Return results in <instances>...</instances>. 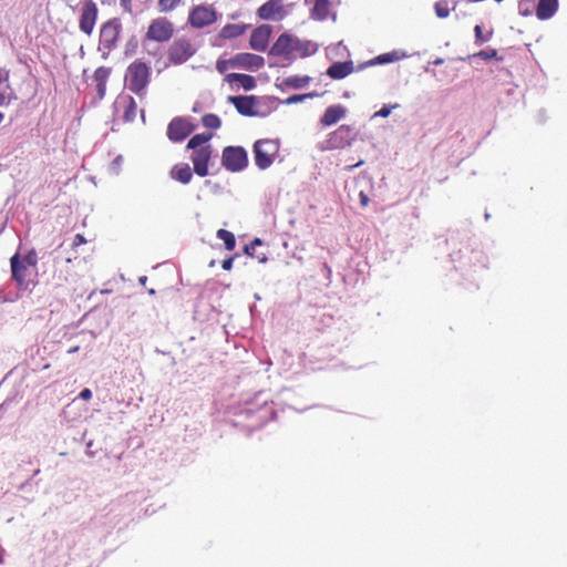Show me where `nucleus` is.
Instances as JSON below:
<instances>
[{"label":"nucleus","instance_id":"c03bdc74","mask_svg":"<svg viewBox=\"0 0 567 567\" xmlns=\"http://www.w3.org/2000/svg\"><path fill=\"white\" fill-rule=\"evenodd\" d=\"M82 400H90L92 398V391L87 388L83 389L79 395Z\"/></svg>","mask_w":567,"mask_h":567},{"label":"nucleus","instance_id":"de8ad7c7","mask_svg":"<svg viewBox=\"0 0 567 567\" xmlns=\"http://www.w3.org/2000/svg\"><path fill=\"white\" fill-rule=\"evenodd\" d=\"M69 277L73 278L74 276H73V274H70V272L68 271V275L64 277V280H65V281H68V280H69Z\"/></svg>","mask_w":567,"mask_h":567},{"label":"nucleus","instance_id":"20e7f679","mask_svg":"<svg viewBox=\"0 0 567 567\" xmlns=\"http://www.w3.org/2000/svg\"><path fill=\"white\" fill-rule=\"evenodd\" d=\"M279 152V143L275 140H258L254 144L255 163L259 169L268 168Z\"/></svg>","mask_w":567,"mask_h":567},{"label":"nucleus","instance_id":"4be33fe9","mask_svg":"<svg viewBox=\"0 0 567 567\" xmlns=\"http://www.w3.org/2000/svg\"><path fill=\"white\" fill-rule=\"evenodd\" d=\"M353 71V64L352 62H334L331 64L328 70L327 74L331 79L341 80L348 76Z\"/></svg>","mask_w":567,"mask_h":567},{"label":"nucleus","instance_id":"79ce46f5","mask_svg":"<svg viewBox=\"0 0 567 567\" xmlns=\"http://www.w3.org/2000/svg\"><path fill=\"white\" fill-rule=\"evenodd\" d=\"M359 199H360V205L362 207H367L369 205V203H370V198H369L368 194L365 192H363V190H361L359 193Z\"/></svg>","mask_w":567,"mask_h":567},{"label":"nucleus","instance_id":"72a5a7b5","mask_svg":"<svg viewBox=\"0 0 567 567\" xmlns=\"http://www.w3.org/2000/svg\"><path fill=\"white\" fill-rule=\"evenodd\" d=\"M476 56L482 58L483 60H491L497 58V51L495 49H487L480 51Z\"/></svg>","mask_w":567,"mask_h":567},{"label":"nucleus","instance_id":"7c9ffc66","mask_svg":"<svg viewBox=\"0 0 567 567\" xmlns=\"http://www.w3.org/2000/svg\"><path fill=\"white\" fill-rule=\"evenodd\" d=\"M435 13L439 18L444 19L447 18L450 14L449 3L447 1H437L434 4Z\"/></svg>","mask_w":567,"mask_h":567},{"label":"nucleus","instance_id":"e433bc0d","mask_svg":"<svg viewBox=\"0 0 567 567\" xmlns=\"http://www.w3.org/2000/svg\"><path fill=\"white\" fill-rule=\"evenodd\" d=\"M260 245H261V240L259 238H255L249 245L245 246L244 250L247 255L252 257L256 246H260Z\"/></svg>","mask_w":567,"mask_h":567},{"label":"nucleus","instance_id":"39448f33","mask_svg":"<svg viewBox=\"0 0 567 567\" xmlns=\"http://www.w3.org/2000/svg\"><path fill=\"white\" fill-rule=\"evenodd\" d=\"M175 32L174 23L166 17H157L151 20L145 37L154 42H168Z\"/></svg>","mask_w":567,"mask_h":567},{"label":"nucleus","instance_id":"603ef678","mask_svg":"<svg viewBox=\"0 0 567 567\" xmlns=\"http://www.w3.org/2000/svg\"><path fill=\"white\" fill-rule=\"evenodd\" d=\"M496 2H502L503 0H495Z\"/></svg>","mask_w":567,"mask_h":567},{"label":"nucleus","instance_id":"8fccbe9b","mask_svg":"<svg viewBox=\"0 0 567 567\" xmlns=\"http://www.w3.org/2000/svg\"><path fill=\"white\" fill-rule=\"evenodd\" d=\"M210 267L215 266V260H212L209 264Z\"/></svg>","mask_w":567,"mask_h":567},{"label":"nucleus","instance_id":"dca6fc26","mask_svg":"<svg viewBox=\"0 0 567 567\" xmlns=\"http://www.w3.org/2000/svg\"><path fill=\"white\" fill-rule=\"evenodd\" d=\"M265 60L261 55L254 53H238L233 56V66L255 71L264 66Z\"/></svg>","mask_w":567,"mask_h":567},{"label":"nucleus","instance_id":"f03ea898","mask_svg":"<svg viewBox=\"0 0 567 567\" xmlns=\"http://www.w3.org/2000/svg\"><path fill=\"white\" fill-rule=\"evenodd\" d=\"M38 256L34 249H31L24 256L19 252L10 258L12 279L19 287H27L33 275L37 274Z\"/></svg>","mask_w":567,"mask_h":567},{"label":"nucleus","instance_id":"7ed1b4c3","mask_svg":"<svg viewBox=\"0 0 567 567\" xmlns=\"http://www.w3.org/2000/svg\"><path fill=\"white\" fill-rule=\"evenodd\" d=\"M151 81V66L141 59L134 60L126 70L125 83L128 90L138 96L145 94V89Z\"/></svg>","mask_w":567,"mask_h":567},{"label":"nucleus","instance_id":"9b49d317","mask_svg":"<svg viewBox=\"0 0 567 567\" xmlns=\"http://www.w3.org/2000/svg\"><path fill=\"white\" fill-rule=\"evenodd\" d=\"M196 52V49L192 44L189 39L179 38L176 39L168 48L167 58L173 64H182L192 58Z\"/></svg>","mask_w":567,"mask_h":567},{"label":"nucleus","instance_id":"864d4df0","mask_svg":"<svg viewBox=\"0 0 567 567\" xmlns=\"http://www.w3.org/2000/svg\"><path fill=\"white\" fill-rule=\"evenodd\" d=\"M101 1H102V3H104V2H105V0H101Z\"/></svg>","mask_w":567,"mask_h":567},{"label":"nucleus","instance_id":"37998d69","mask_svg":"<svg viewBox=\"0 0 567 567\" xmlns=\"http://www.w3.org/2000/svg\"><path fill=\"white\" fill-rule=\"evenodd\" d=\"M234 257H229L227 259H225L221 264V267L224 270H230L233 268V262H234Z\"/></svg>","mask_w":567,"mask_h":567},{"label":"nucleus","instance_id":"4c0bfd02","mask_svg":"<svg viewBox=\"0 0 567 567\" xmlns=\"http://www.w3.org/2000/svg\"><path fill=\"white\" fill-rule=\"evenodd\" d=\"M396 59L395 53H384L375 58L378 63H389Z\"/></svg>","mask_w":567,"mask_h":567},{"label":"nucleus","instance_id":"a19ab883","mask_svg":"<svg viewBox=\"0 0 567 567\" xmlns=\"http://www.w3.org/2000/svg\"><path fill=\"white\" fill-rule=\"evenodd\" d=\"M85 243H86V239L84 238V236L81 235V234H76L74 236V238H73L72 246L75 248V247H79V246H81V245H83Z\"/></svg>","mask_w":567,"mask_h":567},{"label":"nucleus","instance_id":"ea45409f","mask_svg":"<svg viewBox=\"0 0 567 567\" xmlns=\"http://www.w3.org/2000/svg\"><path fill=\"white\" fill-rule=\"evenodd\" d=\"M121 7L127 13H133L132 0H120Z\"/></svg>","mask_w":567,"mask_h":567},{"label":"nucleus","instance_id":"2eb2a0df","mask_svg":"<svg viewBox=\"0 0 567 567\" xmlns=\"http://www.w3.org/2000/svg\"><path fill=\"white\" fill-rule=\"evenodd\" d=\"M286 14L284 0H268L257 10V16L262 20H281Z\"/></svg>","mask_w":567,"mask_h":567},{"label":"nucleus","instance_id":"c9c22d12","mask_svg":"<svg viewBox=\"0 0 567 567\" xmlns=\"http://www.w3.org/2000/svg\"><path fill=\"white\" fill-rule=\"evenodd\" d=\"M398 106V104L383 105L378 112H375L374 116L388 117L391 114V111Z\"/></svg>","mask_w":567,"mask_h":567},{"label":"nucleus","instance_id":"cd10ccee","mask_svg":"<svg viewBox=\"0 0 567 567\" xmlns=\"http://www.w3.org/2000/svg\"><path fill=\"white\" fill-rule=\"evenodd\" d=\"M183 3L184 0H158L157 9L161 13H168L179 8Z\"/></svg>","mask_w":567,"mask_h":567},{"label":"nucleus","instance_id":"423d86ee","mask_svg":"<svg viewBox=\"0 0 567 567\" xmlns=\"http://www.w3.org/2000/svg\"><path fill=\"white\" fill-rule=\"evenodd\" d=\"M358 131L354 126L342 124L331 132L326 140L327 150H342L357 140Z\"/></svg>","mask_w":567,"mask_h":567},{"label":"nucleus","instance_id":"f704fd0d","mask_svg":"<svg viewBox=\"0 0 567 567\" xmlns=\"http://www.w3.org/2000/svg\"><path fill=\"white\" fill-rule=\"evenodd\" d=\"M474 33H475V42L477 44H483L484 42L488 41V38L484 37V34H483V28L481 25H475Z\"/></svg>","mask_w":567,"mask_h":567},{"label":"nucleus","instance_id":"4468645a","mask_svg":"<svg viewBox=\"0 0 567 567\" xmlns=\"http://www.w3.org/2000/svg\"><path fill=\"white\" fill-rule=\"evenodd\" d=\"M228 102L231 103L237 112L244 116L258 115V101L255 95L228 96Z\"/></svg>","mask_w":567,"mask_h":567},{"label":"nucleus","instance_id":"f8f14e48","mask_svg":"<svg viewBox=\"0 0 567 567\" xmlns=\"http://www.w3.org/2000/svg\"><path fill=\"white\" fill-rule=\"evenodd\" d=\"M99 9L93 0H82L81 12L79 17V29L82 33L90 37L93 33L97 21Z\"/></svg>","mask_w":567,"mask_h":567},{"label":"nucleus","instance_id":"ddd939ff","mask_svg":"<svg viewBox=\"0 0 567 567\" xmlns=\"http://www.w3.org/2000/svg\"><path fill=\"white\" fill-rule=\"evenodd\" d=\"M303 43L292 38L289 34H281L270 48V54L276 56H284L286 59L292 58L296 51H301Z\"/></svg>","mask_w":567,"mask_h":567},{"label":"nucleus","instance_id":"49530a36","mask_svg":"<svg viewBox=\"0 0 567 567\" xmlns=\"http://www.w3.org/2000/svg\"><path fill=\"white\" fill-rule=\"evenodd\" d=\"M78 350H79V347L76 346V347L71 348L68 352H69V353H74V352H76Z\"/></svg>","mask_w":567,"mask_h":567},{"label":"nucleus","instance_id":"5701e85b","mask_svg":"<svg viewBox=\"0 0 567 567\" xmlns=\"http://www.w3.org/2000/svg\"><path fill=\"white\" fill-rule=\"evenodd\" d=\"M558 9V0H539L536 7V17L539 20L551 18Z\"/></svg>","mask_w":567,"mask_h":567},{"label":"nucleus","instance_id":"6ab92c4d","mask_svg":"<svg viewBox=\"0 0 567 567\" xmlns=\"http://www.w3.org/2000/svg\"><path fill=\"white\" fill-rule=\"evenodd\" d=\"M346 115V109L342 105H331L326 109L320 118L323 126H331L339 122Z\"/></svg>","mask_w":567,"mask_h":567},{"label":"nucleus","instance_id":"412c9836","mask_svg":"<svg viewBox=\"0 0 567 567\" xmlns=\"http://www.w3.org/2000/svg\"><path fill=\"white\" fill-rule=\"evenodd\" d=\"M225 81L229 84L237 83L246 91H250L256 86V80L254 76L241 73H228L225 76Z\"/></svg>","mask_w":567,"mask_h":567},{"label":"nucleus","instance_id":"3c124183","mask_svg":"<svg viewBox=\"0 0 567 567\" xmlns=\"http://www.w3.org/2000/svg\"><path fill=\"white\" fill-rule=\"evenodd\" d=\"M523 16H527L528 14V11H524L522 12Z\"/></svg>","mask_w":567,"mask_h":567},{"label":"nucleus","instance_id":"9d476101","mask_svg":"<svg viewBox=\"0 0 567 567\" xmlns=\"http://www.w3.org/2000/svg\"><path fill=\"white\" fill-rule=\"evenodd\" d=\"M217 21V12L209 4H198L190 9L187 22L195 29H203Z\"/></svg>","mask_w":567,"mask_h":567},{"label":"nucleus","instance_id":"f3484780","mask_svg":"<svg viewBox=\"0 0 567 567\" xmlns=\"http://www.w3.org/2000/svg\"><path fill=\"white\" fill-rule=\"evenodd\" d=\"M271 29L269 25L256 28L249 38V45L256 51H265L268 47Z\"/></svg>","mask_w":567,"mask_h":567},{"label":"nucleus","instance_id":"09e8293b","mask_svg":"<svg viewBox=\"0 0 567 567\" xmlns=\"http://www.w3.org/2000/svg\"><path fill=\"white\" fill-rule=\"evenodd\" d=\"M4 120V114L2 112H0V124L3 122Z\"/></svg>","mask_w":567,"mask_h":567},{"label":"nucleus","instance_id":"c756f323","mask_svg":"<svg viewBox=\"0 0 567 567\" xmlns=\"http://www.w3.org/2000/svg\"><path fill=\"white\" fill-rule=\"evenodd\" d=\"M202 123L205 127L217 130L221 125L220 118L216 114H205L202 117Z\"/></svg>","mask_w":567,"mask_h":567},{"label":"nucleus","instance_id":"6e6552de","mask_svg":"<svg viewBox=\"0 0 567 567\" xmlns=\"http://www.w3.org/2000/svg\"><path fill=\"white\" fill-rule=\"evenodd\" d=\"M221 164L229 172H240L248 165L247 152L241 146H227L223 150Z\"/></svg>","mask_w":567,"mask_h":567},{"label":"nucleus","instance_id":"a211bd4d","mask_svg":"<svg viewBox=\"0 0 567 567\" xmlns=\"http://www.w3.org/2000/svg\"><path fill=\"white\" fill-rule=\"evenodd\" d=\"M117 107L123 112V120L125 122H133L137 114V104L131 95L121 96L116 103Z\"/></svg>","mask_w":567,"mask_h":567},{"label":"nucleus","instance_id":"a18cd8bd","mask_svg":"<svg viewBox=\"0 0 567 567\" xmlns=\"http://www.w3.org/2000/svg\"><path fill=\"white\" fill-rule=\"evenodd\" d=\"M7 103V96L4 93L0 92V106L4 105Z\"/></svg>","mask_w":567,"mask_h":567},{"label":"nucleus","instance_id":"1a4fd4ad","mask_svg":"<svg viewBox=\"0 0 567 567\" xmlns=\"http://www.w3.org/2000/svg\"><path fill=\"white\" fill-rule=\"evenodd\" d=\"M196 128V125L189 117L175 116L167 125V137L173 143L183 142L188 137Z\"/></svg>","mask_w":567,"mask_h":567},{"label":"nucleus","instance_id":"f257e3e1","mask_svg":"<svg viewBox=\"0 0 567 567\" xmlns=\"http://www.w3.org/2000/svg\"><path fill=\"white\" fill-rule=\"evenodd\" d=\"M212 134H195L188 141L186 148L192 150L190 159L194 165V172L200 176L205 177L209 174V161L212 157L213 148L209 144L212 138Z\"/></svg>","mask_w":567,"mask_h":567},{"label":"nucleus","instance_id":"aec40b11","mask_svg":"<svg viewBox=\"0 0 567 567\" xmlns=\"http://www.w3.org/2000/svg\"><path fill=\"white\" fill-rule=\"evenodd\" d=\"M111 75V68L100 66L94 71L93 79L96 83L99 99H103L106 93V83Z\"/></svg>","mask_w":567,"mask_h":567},{"label":"nucleus","instance_id":"c85d7f7f","mask_svg":"<svg viewBox=\"0 0 567 567\" xmlns=\"http://www.w3.org/2000/svg\"><path fill=\"white\" fill-rule=\"evenodd\" d=\"M217 238L224 241L225 248L227 250H233L236 246V239L233 233L226 230V229H218L217 230Z\"/></svg>","mask_w":567,"mask_h":567},{"label":"nucleus","instance_id":"bb28decb","mask_svg":"<svg viewBox=\"0 0 567 567\" xmlns=\"http://www.w3.org/2000/svg\"><path fill=\"white\" fill-rule=\"evenodd\" d=\"M310 82L309 76L290 75L284 80V84L292 89H302Z\"/></svg>","mask_w":567,"mask_h":567},{"label":"nucleus","instance_id":"0eeeda50","mask_svg":"<svg viewBox=\"0 0 567 567\" xmlns=\"http://www.w3.org/2000/svg\"><path fill=\"white\" fill-rule=\"evenodd\" d=\"M123 25L120 18H112L100 28V45L107 52L116 48Z\"/></svg>","mask_w":567,"mask_h":567},{"label":"nucleus","instance_id":"2f4dec72","mask_svg":"<svg viewBox=\"0 0 567 567\" xmlns=\"http://www.w3.org/2000/svg\"><path fill=\"white\" fill-rule=\"evenodd\" d=\"M315 96H318V94L317 93L296 94V95L289 96L286 100V103L287 104H295V103H298V102H302L306 99H312Z\"/></svg>","mask_w":567,"mask_h":567},{"label":"nucleus","instance_id":"473e14b6","mask_svg":"<svg viewBox=\"0 0 567 567\" xmlns=\"http://www.w3.org/2000/svg\"><path fill=\"white\" fill-rule=\"evenodd\" d=\"M229 68H234L233 66V58L228 59V60H217L216 62V70L220 73V74H224L226 73V71L229 69Z\"/></svg>","mask_w":567,"mask_h":567},{"label":"nucleus","instance_id":"a878e982","mask_svg":"<svg viewBox=\"0 0 567 567\" xmlns=\"http://www.w3.org/2000/svg\"><path fill=\"white\" fill-rule=\"evenodd\" d=\"M313 4L312 17L318 20H324L329 14L330 2L329 0H307Z\"/></svg>","mask_w":567,"mask_h":567},{"label":"nucleus","instance_id":"b1692460","mask_svg":"<svg viewBox=\"0 0 567 567\" xmlns=\"http://www.w3.org/2000/svg\"><path fill=\"white\" fill-rule=\"evenodd\" d=\"M247 30V25L244 23H228L224 25L218 37L223 40L235 39L243 35Z\"/></svg>","mask_w":567,"mask_h":567},{"label":"nucleus","instance_id":"58836bf2","mask_svg":"<svg viewBox=\"0 0 567 567\" xmlns=\"http://www.w3.org/2000/svg\"><path fill=\"white\" fill-rule=\"evenodd\" d=\"M10 79V71L4 68H0V85L8 82Z\"/></svg>","mask_w":567,"mask_h":567},{"label":"nucleus","instance_id":"393cba45","mask_svg":"<svg viewBox=\"0 0 567 567\" xmlns=\"http://www.w3.org/2000/svg\"><path fill=\"white\" fill-rule=\"evenodd\" d=\"M171 176L182 184H188L193 177V173L188 164H177L172 168Z\"/></svg>","mask_w":567,"mask_h":567}]
</instances>
